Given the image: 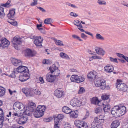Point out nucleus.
<instances>
[{
	"mask_svg": "<svg viewBox=\"0 0 128 128\" xmlns=\"http://www.w3.org/2000/svg\"><path fill=\"white\" fill-rule=\"evenodd\" d=\"M92 58H93V59H100L101 58L100 56H93L92 57Z\"/></svg>",
	"mask_w": 128,
	"mask_h": 128,
	"instance_id": "58",
	"label": "nucleus"
},
{
	"mask_svg": "<svg viewBox=\"0 0 128 128\" xmlns=\"http://www.w3.org/2000/svg\"><path fill=\"white\" fill-rule=\"evenodd\" d=\"M43 63L44 64H48L49 63V61L48 60H44Z\"/></svg>",
	"mask_w": 128,
	"mask_h": 128,
	"instance_id": "60",
	"label": "nucleus"
},
{
	"mask_svg": "<svg viewBox=\"0 0 128 128\" xmlns=\"http://www.w3.org/2000/svg\"><path fill=\"white\" fill-rule=\"evenodd\" d=\"M46 108V107L43 106H38L36 110L34 113V116L39 118L42 116L44 114Z\"/></svg>",
	"mask_w": 128,
	"mask_h": 128,
	"instance_id": "1",
	"label": "nucleus"
},
{
	"mask_svg": "<svg viewBox=\"0 0 128 128\" xmlns=\"http://www.w3.org/2000/svg\"><path fill=\"white\" fill-rule=\"evenodd\" d=\"M70 114L71 117L73 118H76L78 116V112L77 110L73 111L71 110Z\"/></svg>",
	"mask_w": 128,
	"mask_h": 128,
	"instance_id": "22",
	"label": "nucleus"
},
{
	"mask_svg": "<svg viewBox=\"0 0 128 128\" xmlns=\"http://www.w3.org/2000/svg\"><path fill=\"white\" fill-rule=\"evenodd\" d=\"M110 60L112 62L118 63L117 59L116 58H113L112 57H110Z\"/></svg>",
	"mask_w": 128,
	"mask_h": 128,
	"instance_id": "52",
	"label": "nucleus"
},
{
	"mask_svg": "<svg viewBox=\"0 0 128 128\" xmlns=\"http://www.w3.org/2000/svg\"><path fill=\"white\" fill-rule=\"evenodd\" d=\"M100 122L98 118L97 117H95L94 120L92 123L91 128L99 127V125H100L99 124Z\"/></svg>",
	"mask_w": 128,
	"mask_h": 128,
	"instance_id": "16",
	"label": "nucleus"
},
{
	"mask_svg": "<svg viewBox=\"0 0 128 128\" xmlns=\"http://www.w3.org/2000/svg\"><path fill=\"white\" fill-rule=\"evenodd\" d=\"M5 91L4 89L3 88H0V97L3 96L4 95Z\"/></svg>",
	"mask_w": 128,
	"mask_h": 128,
	"instance_id": "43",
	"label": "nucleus"
},
{
	"mask_svg": "<svg viewBox=\"0 0 128 128\" xmlns=\"http://www.w3.org/2000/svg\"><path fill=\"white\" fill-rule=\"evenodd\" d=\"M116 86L118 90L126 92L127 90V88L126 86L124 83H122V82L120 80H117Z\"/></svg>",
	"mask_w": 128,
	"mask_h": 128,
	"instance_id": "3",
	"label": "nucleus"
},
{
	"mask_svg": "<svg viewBox=\"0 0 128 128\" xmlns=\"http://www.w3.org/2000/svg\"><path fill=\"white\" fill-rule=\"evenodd\" d=\"M77 83H80L84 81V76H78V78Z\"/></svg>",
	"mask_w": 128,
	"mask_h": 128,
	"instance_id": "41",
	"label": "nucleus"
},
{
	"mask_svg": "<svg viewBox=\"0 0 128 128\" xmlns=\"http://www.w3.org/2000/svg\"><path fill=\"white\" fill-rule=\"evenodd\" d=\"M13 108L14 110L18 109L21 111L25 110L24 105L22 103L19 102H15L13 105Z\"/></svg>",
	"mask_w": 128,
	"mask_h": 128,
	"instance_id": "6",
	"label": "nucleus"
},
{
	"mask_svg": "<svg viewBox=\"0 0 128 128\" xmlns=\"http://www.w3.org/2000/svg\"><path fill=\"white\" fill-rule=\"evenodd\" d=\"M60 55L62 58L69 60L70 59V58L64 52H62L60 53Z\"/></svg>",
	"mask_w": 128,
	"mask_h": 128,
	"instance_id": "31",
	"label": "nucleus"
},
{
	"mask_svg": "<svg viewBox=\"0 0 128 128\" xmlns=\"http://www.w3.org/2000/svg\"><path fill=\"white\" fill-rule=\"evenodd\" d=\"M109 97L110 96L109 95L104 94L102 96V98L103 100H107L108 101H106V102H110V100L109 99Z\"/></svg>",
	"mask_w": 128,
	"mask_h": 128,
	"instance_id": "32",
	"label": "nucleus"
},
{
	"mask_svg": "<svg viewBox=\"0 0 128 128\" xmlns=\"http://www.w3.org/2000/svg\"><path fill=\"white\" fill-rule=\"evenodd\" d=\"M34 2H32L30 4L31 6H34L38 4V0H33Z\"/></svg>",
	"mask_w": 128,
	"mask_h": 128,
	"instance_id": "50",
	"label": "nucleus"
},
{
	"mask_svg": "<svg viewBox=\"0 0 128 128\" xmlns=\"http://www.w3.org/2000/svg\"><path fill=\"white\" fill-rule=\"evenodd\" d=\"M110 105L107 104L103 108L105 112H109L110 111Z\"/></svg>",
	"mask_w": 128,
	"mask_h": 128,
	"instance_id": "29",
	"label": "nucleus"
},
{
	"mask_svg": "<svg viewBox=\"0 0 128 128\" xmlns=\"http://www.w3.org/2000/svg\"><path fill=\"white\" fill-rule=\"evenodd\" d=\"M102 111V109L100 108H98L95 109V112L97 114H100Z\"/></svg>",
	"mask_w": 128,
	"mask_h": 128,
	"instance_id": "38",
	"label": "nucleus"
},
{
	"mask_svg": "<svg viewBox=\"0 0 128 128\" xmlns=\"http://www.w3.org/2000/svg\"><path fill=\"white\" fill-rule=\"evenodd\" d=\"M39 80L37 81L36 82L38 83L41 82V83L43 84L44 83V81L42 77H40L38 78Z\"/></svg>",
	"mask_w": 128,
	"mask_h": 128,
	"instance_id": "48",
	"label": "nucleus"
},
{
	"mask_svg": "<svg viewBox=\"0 0 128 128\" xmlns=\"http://www.w3.org/2000/svg\"><path fill=\"white\" fill-rule=\"evenodd\" d=\"M61 120L57 117L56 116L54 117V124H58L59 122Z\"/></svg>",
	"mask_w": 128,
	"mask_h": 128,
	"instance_id": "49",
	"label": "nucleus"
},
{
	"mask_svg": "<svg viewBox=\"0 0 128 128\" xmlns=\"http://www.w3.org/2000/svg\"><path fill=\"white\" fill-rule=\"evenodd\" d=\"M70 14L71 16L74 17H76L78 16V15L76 13L73 12H70Z\"/></svg>",
	"mask_w": 128,
	"mask_h": 128,
	"instance_id": "56",
	"label": "nucleus"
},
{
	"mask_svg": "<svg viewBox=\"0 0 128 128\" xmlns=\"http://www.w3.org/2000/svg\"><path fill=\"white\" fill-rule=\"evenodd\" d=\"M54 94L57 97L60 98L64 95L63 92L61 90L57 89L54 91Z\"/></svg>",
	"mask_w": 128,
	"mask_h": 128,
	"instance_id": "21",
	"label": "nucleus"
},
{
	"mask_svg": "<svg viewBox=\"0 0 128 128\" xmlns=\"http://www.w3.org/2000/svg\"><path fill=\"white\" fill-rule=\"evenodd\" d=\"M54 73V76H59L60 73V70L58 68L53 72Z\"/></svg>",
	"mask_w": 128,
	"mask_h": 128,
	"instance_id": "42",
	"label": "nucleus"
},
{
	"mask_svg": "<svg viewBox=\"0 0 128 128\" xmlns=\"http://www.w3.org/2000/svg\"><path fill=\"white\" fill-rule=\"evenodd\" d=\"M30 75L29 74H24L20 76L19 80L22 82L25 81L29 78Z\"/></svg>",
	"mask_w": 128,
	"mask_h": 128,
	"instance_id": "13",
	"label": "nucleus"
},
{
	"mask_svg": "<svg viewBox=\"0 0 128 128\" xmlns=\"http://www.w3.org/2000/svg\"><path fill=\"white\" fill-rule=\"evenodd\" d=\"M78 76L77 75H72L70 78V80L72 82H77Z\"/></svg>",
	"mask_w": 128,
	"mask_h": 128,
	"instance_id": "27",
	"label": "nucleus"
},
{
	"mask_svg": "<svg viewBox=\"0 0 128 128\" xmlns=\"http://www.w3.org/2000/svg\"><path fill=\"white\" fill-rule=\"evenodd\" d=\"M120 125V122L118 121L115 120L113 121L110 127L111 128H116Z\"/></svg>",
	"mask_w": 128,
	"mask_h": 128,
	"instance_id": "23",
	"label": "nucleus"
},
{
	"mask_svg": "<svg viewBox=\"0 0 128 128\" xmlns=\"http://www.w3.org/2000/svg\"><path fill=\"white\" fill-rule=\"evenodd\" d=\"M56 117L61 121L64 117V116L61 114H58Z\"/></svg>",
	"mask_w": 128,
	"mask_h": 128,
	"instance_id": "53",
	"label": "nucleus"
},
{
	"mask_svg": "<svg viewBox=\"0 0 128 128\" xmlns=\"http://www.w3.org/2000/svg\"><path fill=\"white\" fill-rule=\"evenodd\" d=\"M22 90L28 97L32 96L34 95V91L31 89H22Z\"/></svg>",
	"mask_w": 128,
	"mask_h": 128,
	"instance_id": "12",
	"label": "nucleus"
},
{
	"mask_svg": "<svg viewBox=\"0 0 128 128\" xmlns=\"http://www.w3.org/2000/svg\"><path fill=\"white\" fill-rule=\"evenodd\" d=\"M96 38L98 40H104V38L101 35L99 34H97L96 35Z\"/></svg>",
	"mask_w": 128,
	"mask_h": 128,
	"instance_id": "37",
	"label": "nucleus"
},
{
	"mask_svg": "<svg viewBox=\"0 0 128 128\" xmlns=\"http://www.w3.org/2000/svg\"><path fill=\"white\" fill-rule=\"evenodd\" d=\"M4 121V120H0V128H1L3 126V123Z\"/></svg>",
	"mask_w": 128,
	"mask_h": 128,
	"instance_id": "61",
	"label": "nucleus"
},
{
	"mask_svg": "<svg viewBox=\"0 0 128 128\" xmlns=\"http://www.w3.org/2000/svg\"><path fill=\"white\" fill-rule=\"evenodd\" d=\"M80 22L79 21V20H76L74 21V23L75 25L77 26L78 24L80 23Z\"/></svg>",
	"mask_w": 128,
	"mask_h": 128,
	"instance_id": "55",
	"label": "nucleus"
},
{
	"mask_svg": "<svg viewBox=\"0 0 128 128\" xmlns=\"http://www.w3.org/2000/svg\"><path fill=\"white\" fill-rule=\"evenodd\" d=\"M95 50L97 53L98 54L103 55L104 54V52L102 48L97 47L95 48Z\"/></svg>",
	"mask_w": 128,
	"mask_h": 128,
	"instance_id": "24",
	"label": "nucleus"
},
{
	"mask_svg": "<svg viewBox=\"0 0 128 128\" xmlns=\"http://www.w3.org/2000/svg\"><path fill=\"white\" fill-rule=\"evenodd\" d=\"M114 69V68L113 66L110 64L106 65L104 68L105 70L108 72H112L113 70Z\"/></svg>",
	"mask_w": 128,
	"mask_h": 128,
	"instance_id": "20",
	"label": "nucleus"
},
{
	"mask_svg": "<svg viewBox=\"0 0 128 128\" xmlns=\"http://www.w3.org/2000/svg\"><path fill=\"white\" fill-rule=\"evenodd\" d=\"M15 69H14V71L12 72V74L9 76L12 78H15L16 77V74L18 73L17 71H14Z\"/></svg>",
	"mask_w": 128,
	"mask_h": 128,
	"instance_id": "36",
	"label": "nucleus"
},
{
	"mask_svg": "<svg viewBox=\"0 0 128 128\" xmlns=\"http://www.w3.org/2000/svg\"><path fill=\"white\" fill-rule=\"evenodd\" d=\"M17 71L18 73L24 72L25 73H28L29 70L27 67L22 66H20L16 69H15L14 71Z\"/></svg>",
	"mask_w": 128,
	"mask_h": 128,
	"instance_id": "7",
	"label": "nucleus"
},
{
	"mask_svg": "<svg viewBox=\"0 0 128 128\" xmlns=\"http://www.w3.org/2000/svg\"><path fill=\"white\" fill-rule=\"evenodd\" d=\"M15 9H11L10 10L9 13L7 14V17L9 18L12 20H14V15L15 13Z\"/></svg>",
	"mask_w": 128,
	"mask_h": 128,
	"instance_id": "19",
	"label": "nucleus"
},
{
	"mask_svg": "<svg viewBox=\"0 0 128 128\" xmlns=\"http://www.w3.org/2000/svg\"><path fill=\"white\" fill-rule=\"evenodd\" d=\"M10 59L12 64L15 66H17L22 64V62L20 60L13 58H11Z\"/></svg>",
	"mask_w": 128,
	"mask_h": 128,
	"instance_id": "15",
	"label": "nucleus"
},
{
	"mask_svg": "<svg viewBox=\"0 0 128 128\" xmlns=\"http://www.w3.org/2000/svg\"><path fill=\"white\" fill-rule=\"evenodd\" d=\"M28 105L30 106H34V108H35L36 106V104L33 102H30Z\"/></svg>",
	"mask_w": 128,
	"mask_h": 128,
	"instance_id": "57",
	"label": "nucleus"
},
{
	"mask_svg": "<svg viewBox=\"0 0 128 128\" xmlns=\"http://www.w3.org/2000/svg\"><path fill=\"white\" fill-rule=\"evenodd\" d=\"M92 103L95 105H99V104L100 102L98 100V98L96 97H94L92 98L91 100Z\"/></svg>",
	"mask_w": 128,
	"mask_h": 128,
	"instance_id": "25",
	"label": "nucleus"
},
{
	"mask_svg": "<svg viewBox=\"0 0 128 128\" xmlns=\"http://www.w3.org/2000/svg\"><path fill=\"white\" fill-rule=\"evenodd\" d=\"M20 118V120L23 122V124H24L28 120L27 117L26 116H22Z\"/></svg>",
	"mask_w": 128,
	"mask_h": 128,
	"instance_id": "40",
	"label": "nucleus"
},
{
	"mask_svg": "<svg viewBox=\"0 0 128 128\" xmlns=\"http://www.w3.org/2000/svg\"><path fill=\"white\" fill-rule=\"evenodd\" d=\"M55 43L56 45L58 46H64V44H63L62 42L60 40H56L55 41Z\"/></svg>",
	"mask_w": 128,
	"mask_h": 128,
	"instance_id": "44",
	"label": "nucleus"
},
{
	"mask_svg": "<svg viewBox=\"0 0 128 128\" xmlns=\"http://www.w3.org/2000/svg\"><path fill=\"white\" fill-rule=\"evenodd\" d=\"M25 54L26 56H33L32 51L29 49H27L26 50Z\"/></svg>",
	"mask_w": 128,
	"mask_h": 128,
	"instance_id": "30",
	"label": "nucleus"
},
{
	"mask_svg": "<svg viewBox=\"0 0 128 128\" xmlns=\"http://www.w3.org/2000/svg\"><path fill=\"white\" fill-rule=\"evenodd\" d=\"M8 22L10 23V24H11L12 25H14V26H16L17 24V23L16 22H9V21H8Z\"/></svg>",
	"mask_w": 128,
	"mask_h": 128,
	"instance_id": "63",
	"label": "nucleus"
},
{
	"mask_svg": "<svg viewBox=\"0 0 128 128\" xmlns=\"http://www.w3.org/2000/svg\"><path fill=\"white\" fill-rule=\"evenodd\" d=\"M117 55L120 57H122L123 58L125 56H124L123 54L118 53H116Z\"/></svg>",
	"mask_w": 128,
	"mask_h": 128,
	"instance_id": "59",
	"label": "nucleus"
},
{
	"mask_svg": "<svg viewBox=\"0 0 128 128\" xmlns=\"http://www.w3.org/2000/svg\"><path fill=\"white\" fill-rule=\"evenodd\" d=\"M11 0H8L5 4L3 5V6L4 7L7 6L10 3Z\"/></svg>",
	"mask_w": 128,
	"mask_h": 128,
	"instance_id": "54",
	"label": "nucleus"
},
{
	"mask_svg": "<svg viewBox=\"0 0 128 128\" xmlns=\"http://www.w3.org/2000/svg\"><path fill=\"white\" fill-rule=\"evenodd\" d=\"M62 110L64 113L68 114L70 112L71 110L68 107L64 106L62 108Z\"/></svg>",
	"mask_w": 128,
	"mask_h": 128,
	"instance_id": "26",
	"label": "nucleus"
},
{
	"mask_svg": "<svg viewBox=\"0 0 128 128\" xmlns=\"http://www.w3.org/2000/svg\"><path fill=\"white\" fill-rule=\"evenodd\" d=\"M37 8L40 9L42 12H46V10L44 9L41 7H38Z\"/></svg>",
	"mask_w": 128,
	"mask_h": 128,
	"instance_id": "64",
	"label": "nucleus"
},
{
	"mask_svg": "<svg viewBox=\"0 0 128 128\" xmlns=\"http://www.w3.org/2000/svg\"><path fill=\"white\" fill-rule=\"evenodd\" d=\"M70 104L73 106L79 107L81 106L82 103L81 100L78 98L77 97H75L70 101Z\"/></svg>",
	"mask_w": 128,
	"mask_h": 128,
	"instance_id": "4",
	"label": "nucleus"
},
{
	"mask_svg": "<svg viewBox=\"0 0 128 128\" xmlns=\"http://www.w3.org/2000/svg\"><path fill=\"white\" fill-rule=\"evenodd\" d=\"M85 92V90L82 87H80V90L78 92V93L79 94H82Z\"/></svg>",
	"mask_w": 128,
	"mask_h": 128,
	"instance_id": "46",
	"label": "nucleus"
},
{
	"mask_svg": "<svg viewBox=\"0 0 128 128\" xmlns=\"http://www.w3.org/2000/svg\"><path fill=\"white\" fill-rule=\"evenodd\" d=\"M53 20L51 18H47L45 19L44 21V23L46 24H50L53 22Z\"/></svg>",
	"mask_w": 128,
	"mask_h": 128,
	"instance_id": "33",
	"label": "nucleus"
},
{
	"mask_svg": "<svg viewBox=\"0 0 128 128\" xmlns=\"http://www.w3.org/2000/svg\"><path fill=\"white\" fill-rule=\"evenodd\" d=\"M43 38L40 36H38L35 38L34 42L37 46L41 47L42 46V42Z\"/></svg>",
	"mask_w": 128,
	"mask_h": 128,
	"instance_id": "5",
	"label": "nucleus"
},
{
	"mask_svg": "<svg viewBox=\"0 0 128 128\" xmlns=\"http://www.w3.org/2000/svg\"><path fill=\"white\" fill-rule=\"evenodd\" d=\"M35 109L36 108L34 106H30L28 105L24 112V114L28 116H31L32 114V112L34 111Z\"/></svg>",
	"mask_w": 128,
	"mask_h": 128,
	"instance_id": "9",
	"label": "nucleus"
},
{
	"mask_svg": "<svg viewBox=\"0 0 128 128\" xmlns=\"http://www.w3.org/2000/svg\"><path fill=\"white\" fill-rule=\"evenodd\" d=\"M80 128H88V126L86 123L83 122Z\"/></svg>",
	"mask_w": 128,
	"mask_h": 128,
	"instance_id": "45",
	"label": "nucleus"
},
{
	"mask_svg": "<svg viewBox=\"0 0 128 128\" xmlns=\"http://www.w3.org/2000/svg\"><path fill=\"white\" fill-rule=\"evenodd\" d=\"M97 75V73L93 70L90 72L88 75V77L89 79L94 80Z\"/></svg>",
	"mask_w": 128,
	"mask_h": 128,
	"instance_id": "14",
	"label": "nucleus"
},
{
	"mask_svg": "<svg viewBox=\"0 0 128 128\" xmlns=\"http://www.w3.org/2000/svg\"><path fill=\"white\" fill-rule=\"evenodd\" d=\"M88 52L89 54H91L95 55L96 54V52H92L90 50H88Z\"/></svg>",
	"mask_w": 128,
	"mask_h": 128,
	"instance_id": "62",
	"label": "nucleus"
},
{
	"mask_svg": "<svg viewBox=\"0 0 128 128\" xmlns=\"http://www.w3.org/2000/svg\"><path fill=\"white\" fill-rule=\"evenodd\" d=\"M5 14L4 12V8L0 6V18L2 19L4 17Z\"/></svg>",
	"mask_w": 128,
	"mask_h": 128,
	"instance_id": "28",
	"label": "nucleus"
},
{
	"mask_svg": "<svg viewBox=\"0 0 128 128\" xmlns=\"http://www.w3.org/2000/svg\"><path fill=\"white\" fill-rule=\"evenodd\" d=\"M119 116L124 115L126 112V108L124 106H119Z\"/></svg>",
	"mask_w": 128,
	"mask_h": 128,
	"instance_id": "17",
	"label": "nucleus"
},
{
	"mask_svg": "<svg viewBox=\"0 0 128 128\" xmlns=\"http://www.w3.org/2000/svg\"><path fill=\"white\" fill-rule=\"evenodd\" d=\"M34 94L37 95H39L41 94L40 91L38 89H35L34 90Z\"/></svg>",
	"mask_w": 128,
	"mask_h": 128,
	"instance_id": "47",
	"label": "nucleus"
},
{
	"mask_svg": "<svg viewBox=\"0 0 128 128\" xmlns=\"http://www.w3.org/2000/svg\"><path fill=\"white\" fill-rule=\"evenodd\" d=\"M106 82L105 80L101 78H98L94 82V84L96 87L100 86V88L104 90L106 88Z\"/></svg>",
	"mask_w": 128,
	"mask_h": 128,
	"instance_id": "2",
	"label": "nucleus"
},
{
	"mask_svg": "<svg viewBox=\"0 0 128 128\" xmlns=\"http://www.w3.org/2000/svg\"><path fill=\"white\" fill-rule=\"evenodd\" d=\"M105 117V116L104 115H102L100 116L98 119V120H102L103 122L104 121V118Z\"/></svg>",
	"mask_w": 128,
	"mask_h": 128,
	"instance_id": "51",
	"label": "nucleus"
},
{
	"mask_svg": "<svg viewBox=\"0 0 128 128\" xmlns=\"http://www.w3.org/2000/svg\"><path fill=\"white\" fill-rule=\"evenodd\" d=\"M83 122H81L80 120H76L74 121V124L76 126L80 128Z\"/></svg>",
	"mask_w": 128,
	"mask_h": 128,
	"instance_id": "34",
	"label": "nucleus"
},
{
	"mask_svg": "<svg viewBox=\"0 0 128 128\" xmlns=\"http://www.w3.org/2000/svg\"><path fill=\"white\" fill-rule=\"evenodd\" d=\"M58 68L55 65L53 64L52 66L50 67V68L49 69L50 72L52 73L54 70L57 69Z\"/></svg>",
	"mask_w": 128,
	"mask_h": 128,
	"instance_id": "35",
	"label": "nucleus"
},
{
	"mask_svg": "<svg viewBox=\"0 0 128 128\" xmlns=\"http://www.w3.org/2000/svg\"><path fill=\"white\" fill-rule=\"evenodd\" d=\"M46 78L47 81L51 82L54 81L56 78L52 75L48 74L46 76Z\"/></svg>",
	"mask_w": 128,
	"mask_h": 128,
	"instance_id": "18",
	"label": "nucleus"
},
{
	"mask_svg": "<svg viewBox=\"0 0 128 128\" xmlns=\"http://www.w3.org/2000/svg\"><path fill=\"white\" fill-rule=\"evenodd\" d=\"M97 2L100 5H105L106 4L104 0H97Z\"/></svg>",
	"mask_w": 128,
	"mask_h": 128,
	"instance_id": "39",
	"label": "nucleus"
},
{
	"mask_svg": "<svg viewBox=\"0 0 128 128\" xmlns=\"http://www.w3.org/2000/svg\"><path fill=\"white\" fill-rule=\"evenodd\" d=\"M10 44V42L6 38H2L0 40V47L4 48L8 47Z\"/></svg>",
	"mask_w": 128,
	"mask_h": 128,
	"instance_id": "10",
	"label": "nucleus"
},
{
	"mask_svg": "<svg viewBox=\"0 0 128 128\" xmlns=\"http://www.w3.org/2000/svg\"><path fill=\"white\" fill-rule=\"evenodd\" d=\"M21 39H19L15 36L13 39L12 42L14 44V47L16 49L18 50V46L17 44H20L22 42L21 41Z\"/></svg>",
	"mask_w": 128,
	"mask_h": 128,
	"instance_id": "11",
	"label": "nucleus"
},
{
	"mask_svg": "<svg viewBox=\"0 0 128 128\" xmlns=\"http://www.w3.org/2000/svg\"><path fill=\"white\" fill-rule=\"evenodd\" d=\"M119 109L118 106H115L112 108L111 112L113 116L115 117L119 116Z\"/></svg>",
	"mask_w": 128,
	"mask_h": 128,
	"instance_id": "8",
	"label": "nucleus"
}]
</instances>
